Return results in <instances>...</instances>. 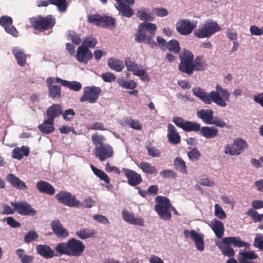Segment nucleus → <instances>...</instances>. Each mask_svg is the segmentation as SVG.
<instances>
[{
    "instance_id": "obj_39",
    "label": "nucleus",
    "mask_w": 263,
    "mask_h": 263,
    "mask_svg": "<svg viewBox=\"0 0 263 263\" xmlns=\"http://www.w3.org/2000/svg\"><path fill=\"white\" fill-rule=\"evenodd\" d=\"M247 215L250 217L254 222H260L263 220V214H259L256 211L253 209H250L246 213ZM258 228L263 230V224H261Z\"/></svg>"
},
{
    "instance_id": "obj_56",
    "label": "nucleus",
    "mask_w": 263,
    "mask_h": 263,
    "mask_svg": "<svg viewBox=\"0 0 263 263\" xmlns=\"http://www.w3.org/2000/svg\"><path fill=\"white\" fill-rule=\"evenodd\" d=\"M68 36L71 39L72 43L75 45H79L81 42L80 35L73 31H69Z\"/></svg>"
},
{
    "instance_id": "obj_35",
    "label": "nucleus",
    "mask_w": 263,
    "mask_h": 263,
    "mask_svg": "<svg viewBox=\"0 0 263 263\" xmlns=\"http://www.w3.org/2000/svg\"><path fill=\"white\" fill-rule=\"evenodd\" d=\"M38 128L41 132L45 134H49L54 132V122L48 120L47 118L42 124L39 125Z\"/></svg>"
},
{
    "instance_id": "obj_33",
    "label": "nucleus",
    "mask_w": 263,
    "mask_h": 263,
    "mask_svg": "<svg viewBox=\"0 0 263 263\" xmlns=\"http://www.w3.org/2000/svg\"><path fill=\"white\" fill-rule=\"evenodd\" d=\"M217 246L220 249L224 256H228L230 258L234 257L235 255L234 249L230 245L224 243L223 242V239H222L221 242H219Z\"/></svg>"
},
{
    "instance_id": "obj_57",
    "label": "nucleus",
    "mask_w": 263,
    "mask_h": 263,
    "mask_svg": "<svg viewBox=\"0 0 263 263\" xmlns=\"http://www.w3.org/2000/svg\"><path fill=\"white\" fill-rule=\"evenodd\" d=\"M215 215L220 219H223L226 217V214L222 208L218 204L215 205Z\"/></svg>"
},
{
    "instance_id": "obj_40",
    "label": "nucleus",
    "mask_w": 263,
    "mask_h": 263,
    "mask_svg": "<svg viewBox=\"0 0 263 263\" xmlns=\"http://www.w3.org/2000/svg\"><path fill=\"white\" fill-rule=\"evenodd\" d=\"M108 66L111 69L118 72L121 71L124 68V66L122 62L112 58H110L108 59Z\"/></svg>"
},
{
    "instance_id": "obj_16",
    "label": "nucleus",
    "mask_w": 263,
    "mask_h": 263,
    "mask_svg": "<svg viewBox=\"0 0 263 263\" xmlns=\"http://www.w3.org/2000/svg\"><path fill=\"white\" fill-rule=\"evenodd\" d=\"M60 78L49 77L46 80L48 88L49 96L52 98H60L61 96V88L59 85H52L53 83H58L57 79Z\"/></svg>"
},
{
    "instance_id": "obj_18",
    "label": "nucleus",
    "mask_w": 263,
    "mask_h": 263,
    "mask_svg": "<svg viewBox=\"0 0 263 263\" xmlns=\"http://www.w3.org/2000/svg\"><path fill=\"white\" fill-rule=\"evenodd\" d=\"M184 235L186 237H190L192 239L199 251H201L204 250V244L202 235L197 233L194 230L189 231L187 230L184 231Z\"/></svg>"
},
{
    "instance_id": "obj_23",
    "label": "nucleus",
    "mask_w": 263,
    "mask_h": 263,
    "mask_svg": "<svg viewBox=\"0 0 263 263\" xmlns=\"http://www.w3.org/2000/svg\"><path fill=\"white\" fill-rule=\"evenodd\" d=\"M167 137L169 143L173 144H178L181 141V137L179 134L172 124H168L167 125Z\"/></svg>"
},
{
    "instance_id": "obj_10",
    "label": "nucleus",
    "mask_w": 263,
    "mask_h": 263,
    "mask_svg": "<svg viewBox=\"0 0 263 263\" xmlns=\"http://www.w3.org/2000/svg\"><path fill=\"white\" fill-rule=\"evenodd\" d=\"M248 147L247 142L241 138H236L232 145L227 144L224 147V153L231 156H237L242 154Z\"/></svg>"
},
{
    "instance_id": "obj_58",
    "label": "nucleus",
    "mask_w": 263,
    "mask_h": 263,
    "mask_svg": "<svg viewBox=\"0 0 263 263\" xmlns=\"http://www.w3.org/2000/svg\"><path fill=\"white\" fill-rule=\"evenodd\" d=\"M160 175L164 178H175L177 176L176 173L171 170H163L160 173Z\"/></svg>"
},
{
    "instance_id": "obj_47",
    "label": "nucleus",
    "mask_w": 263,
    "mask_h": 263,
    "mask_svg": "<svg viewBox=\"0 0 263 263\" xmlns=\"http://www.w3.org/2000/svg\"><path fill=\"white\" fill-rule=\"evenodd\" d=\"M115 18L108 16H103L101 27L113 28L115 27Z\"/></svg>"
},
{
    "instance_id": "obj_46",
    "label": "nucleus",
    "mask_w": 263,
    "mask_h": 263,
    "mask_svg": "<svg viewBox=\"0 0 263 263\" xmlns=\"http://www.w3.org/2000/svg\"><path fill=\"white\" fill-rule=\"evenodd\" d=\"M125 64L127 69L129 71L133 72V74L135 76L138 70H140V69H139L138 65L132 61L129 58H127L125 59Z\"/></svg>"
},
{
    "instance_id": "obj_17",
    "label": "nucleus",
    "mask_w": 263,
    "mask_h": 263,
    "mask_svg": "<svg viewBox=\"0 0 263 263\" xmlns=\"http://www.w3.org/2000/svg\"><path fill=\"white\" fill-rule=\"evenodd\" d=\"M122 171L126 177L128 183L130 185L135 186L142 182L141 176L135 171L126 168H123Z\"/></svg>"
},
{
    "instance_id": "obj_42",
    "label": "nucleus",
    "mask_w": 263,
    "mask_h": 263,
    "mask_svg": "<svg viewBox=\"0 0 263 263\" xmlns=\"http://www.w3.org/2000/svg\"><path fill=\"white\" fill-rule=\"evenodd\" d=\"M90 167L94 174L97 176L100 180L104 181L107 184L110 183V179L108 176L102 170L91 165Z\"/></svg>"
},
{
    "instance_id": "obj_55",
    "label": "nucleus",
    "mask_w": 263,
    "mask_h": 263,
    "mask_svg": "<svg viewBox=\"0 0 263 263\" xmlns=\"http://www.w3.org/2000/svg\"><path fill=\"white\" fill-rule=\"evenodd\" d=\"M63 118L66 121H70L72 120L74 116L76 115V113L73 109H68L62 112Z\"/></svg>"
},
{
    "instance_id": "obj_48",
    "label": "nucleus",
    "mask_w": 263,
    "mask_h": 263,
    "mask_svg": "<svg viewBox=\"0 0 263 263\" xmlns=\"http://www.w3.org/2000/svg\"><path fill=\"white\" fill-rule=\"evenodd\" d=\"M103 16L99 14L90 15L88 17V22L97 26H101Z\"/></svg>"
},
{
    "instance_id": "obj_60",
    "label": "nucleus",
    "mask_w": 263,
    "mask_h": 263,
    "mask_svg": "<svg viewBox=\"0 0 263 263\" xmlns=\"http://www.w3.org/2000/svg\"><path fill=\"white\" fill-rule=\"evenodd\" d=\"M250 31L252 35L259 36L263 35V26L259 28L256 26L252 25L250 27Z\"/></svg>"
},
{
    "instance_id": "obj_13",
    "label": "nucleus",
    "mask_w": 263,
    "mask_h": 263,
    "mask_svg": "<svg viewBox=\"0 0 263 263\" xmlns=\"http://www.w3.org/2000/svg\"><path fill=\"white\" fill-rule=\"evenodd\" d=\"M116 8L122 16L126 17H130L135 14L134 11L130 7L133 5L135 0H115Z\"/></svg>"
},
{
    "instance_id": "obj_54",
    "label": "nucleus",
    "mask_w": 263,
    "mask_h": 263,
    "mask_svg": "<svg viewBox=\"0 0 263 263\" xmlns=\"http://www.w3.org/2000/svg\"><path fill=\"white\" fill-rule=\"evenodd\" d=\"M148 154L153 157H159L160 156L161 152L156 147L152 146L151 144L146 146Z\"/></svg>"
},
{
    "instance_id": "obj_4",
    "label": "nucleus",
    "mask_w": 263,
    "mask_h": 263,
    "mask_svg": "<svg viewBox=\"0 0 263 263\" xmlns=\"http://www.w3.org/2000/svg\"><path fill=\"white\" fill-rule=\"evenodd\" d=\"M157 27L155 24L145 22L141 23L135 35V40L139 43L145 42L152 48L157 46L154 40Z\"/></svg>"
},
{
    "instance_id": "obj_45",
    "label": "nucleus",
    "mask_w": 263,
    "mask_h": 263,
    "mask_svg": "<svg viewBox=\"0 0 263 263\" xmlns=\"http://www.w3.org/2000/svg\"><path fill=\"white\" fill-rule=\"evenodd\" d=\"M50 4L56 6L61 12H64L67 9L66 0H50Z\"/></svg>"
},
{
    "instance_id": "obj_5",
    "label": "nucleus",
    "mask_w": 263,
    "mask_h": 263,
    "mask_svg": "<svg viewBox=\"0 0 263 263\" xmlns=\"http://www.w3.org/2000/svg\"><path fill=\"white\" fill-rule=\"evenodd\" d=\"M91 139L95 145L94 154L100 161H104L114 156L113 147L109 144L104 143L105 138L101 135L93 134Z\"/></svg>"
},
{
    "instance_id": "obj_26",
    "label": "nucleus",
    "mask_w": 263,
    "mask_h": 263,
    "mask_svg": "<svg viewBox=\"0 0 263 263\" xmlns=\"http://www.w3.org/2000/svg\"><path fill=\"white\" fill-rule=\"evenodd\" d=\"M223 239V242L227 243L230 246L232 245L234 247L242 248L246 247L249 248L250 244L245 241H242L240 237H228Z\"/></svg>"
},
{
    "instance_id": "obj_43",
    "label": "nucleus",
    "mask_w": 263,
    "mask_h": 263,
    "mask_svg": "<svg viewBox=\"0 0 263 263\" xmlns=\"http://www.w3.org/2000/svg\"><path fill=\"white\" fill-rule=\"evenodd\" d=\"M25 251L22 249H18L16 251V254L21 259L22 263H32L33 256L27 255L24 254Z\"/></svg>"
},
{
    "instance_id": "obj_52",
    "label": "nucleus",
    "mask_w": 263,
    "mask_h": 263,
    "mask_svg": "<svg viewBox=\"0 0 263 263\" xmlns=\"http://www.w3.org/2000/svg\"><path fill=\"white\" fill-rule=\"evenodd\" d=\"M254 246L260 251H263V235L257 234L254 239Z\"/></svg>"
},
{
    "instance_id": "obj_64",
    "label": "nucleus",
    "mask_w": 263,
    "mask_h": 263,
    "mask_svg": "<svg viewBox=\"0 0 263 263\" xmlns=\"http://www.w3.org/2000/svg\"><path fill=\"white\" fill-rule=\"evenodd\" d=\"M136 76L141 77V80L143 81H148L149 78L146 74V70L144 69H141L140 70H138L136 73Z\"/></svg>"
},
{
    "instance_id": "obj_3",
    "label": "nucleus",
    "mask_w": 263,
    "mask_h": 263,
    "mask_svg": "<svg viewBox=\"0 0 263 263\" xmlns=\"http://www.w3.org/2000/svg\"><path fill=\"white\" fill-rule=\"evenodd\" d=\"M85 248V245L82 241L75 238H71L66 242L58 243L55 249L60 255L78 257L83 254Z\"/></svg>"
},
{
    "instance_id": "obj_50",
    "label": "nucleus",
    "mask_w": 263,
    "mask_h": 263,
    "mask_svg": "<svg viewBox=\"0 0 263 263\" xmlns=\"http://www.w3.org/2000/svg\"><path fill=\"white\" fill-rule=\"evenodd\" d=\"M97 43V40L96 38L87 36L85 37L83 43L81 46H84L88 49V48H93Z\"/></svg>"
},
{
    "instance_id": "obj_7",
    "label": "nucleus",
    "mask_w": 263,
    "mask_h": 263,
    "mask_svg": "<svg viewBox=\"0 0 263 263\" xmlns=\"http://www.w3.org/2000/svg\"><path fill=\"white\" fill-rule=\"evenodd\" d=\"M197 117L204 123L213 124L220 128H229L227 123L218 117H214V111L211 109H201L197 112Z\"/></svg>"
},
{
    "instance_id": "obj_36",
    "label": "nucleus",
    "mask_w": 263,
    "mask_h": 263,
    "mask_svg": "<svg viewBox=\"0 0 263 263\" xmlns=\"http://www.w3.org/2000/svg\"><path fill=\"white\" fill-rule=\"evenodd\" d=\"M12 53L13 54L17 63L21 67L24 66L26 63V54L24 51L18 48H15L12 49Z\"/></svg>"
},
{
    "instance_id": "obj_22",
    "label": "nucleus",
    "mask_w": 263,
    "mask_h": 263,
    "mask_svg": "<svg viewBox=\"0 0 263 263\" xmlns=\"http://www.w3.org/2000/svg\"><path fill=\"white\" fill-rule=\"evenodd\" d=\"M48 120L54 122V119L62 114V107L61 104H53L49 107L46 112Z\"/></svg>"
},
{
    "instance_id": "obj_9",
    "label": "nucleus",
    "mask_w": 263,
    "mask_h": 263,
    "mask_svg": "<svg viewBox=\"0 0 263 263\" xmlns=\"http://www.w3.org/2000/svg\"><path fill=\"white\" fill-rule=\"evenodd\" d=\"M32 27L39 31H43L52 28L55 24V19L51 15L46 17L38 16L30 20Z\"/></svg>"
},
{
    "instance_id": "obj_24",
    "label": "nucleus",
    "mask_w": 263,
    "mask_h": 263,
    "mask_svg": "<svg viewBox=\"0 0 263 263\" xmlns=\"http://www.w3.org/2000/svg\"><path fill=\"white\" fill-rule=\"evenodd\" d=\"M123 219L128 223L139 226H143L144 221L142 218L137 217L133 213L129 212L126 210H123L122 212Z\"/></svg>"
},
{
    "instance_id": "obj_30",
    "label": "nucleus",
    "mask_w": 263,
    "mask_h": 263,
    "mask_svg": "<svg viewBox=\"0 0 263 263\" xmlns=\"http://www.w3.org/2000/svg\"><path fill=\"white\" fill-rule=\"evenodd\" d=\"M211 227L217 238L222 237L224 228L223 223L221 221L216 219H213L211 222Z\"/></svg>"
},
{
    "instance_id": "obj_27",
    "label": "nucleus",
    "mask_w": 263,
    "mask_h": 263,
    "mask_svg": "<svg viewBox=\"0 0 263 263\" xmlns=\"http://www.w3.org/2000/svg\"><path fill=\"white\" fill-rule=\"evenodd\" d=\"M201 135L206 139H212L217 137L218 129L214 126H203L200 125L199 130Z\"/></svg>"
},
{
    "instance_id": "obj_15",
    "label": "nucleus",
    "mask_w": 263,
    "mask_h": 263,
    "mask_svg": "<svg viewBox=\"0 0 263 263\" xmlns=\"http://www.w3.org/2000/svg\"><path fill=\"white\" fill-rule=\"evenodd\" d=\"M173 122L177 126L181 128L183 130L187 132H198L199 130L200 124L196 122L185 121L181 117H174Z\"/></svg>"
},
{
    "instance_id": "obj_62",
    "label": "nucleus",
    "mask_w": 263,
    "mask_h": 263,
    "mask_svg": "<svg viewBox=\"0 0 263 263\" xmlns=\"http://www.w3.org/2000/svg\"><path fill=\"white\" fill-rule=\"evenodd\" d=\"M93 219L101 223L108 224L109 223L107 218L103 215L96 214L93 216Z\"/></svg>"
},
{
    "instance_id": "obj_37",
    "label": "nucleus",
    "mask_w": 263,
    "mask_h": 263,
    "mask_svg": "<svg viewBox=\"0 0 263 263\" xmlns=\"http://www.w3.org/2000/svg\"><path fill=\"white\" fill-rule=\"evenodd\" d=\"M239 256L238 260L239 263H242V262H250L248 260L255 259L258 257V255L253 251H240L239 253Z\"/></svg>"
},
{
    "instance_id": "obj_51",
    "label": "nucleus",
    "mask_w": 263,
    "mask_h": 263,
    "mask_svg": "<svg viewBox=\"0 0 263 263\" xmlns=\"http://www.w3.org/2000/svg\"><path fill=\"white\" fill-rule=\"evenodd\" d=\"M39 238V235L34 231H30L27 233L24 237V241L29 243L33 241H36Z\"/></svg>"
},
{
    "instance_id": "obj_25",
    "label": "nucleus",
    "mask_w": 263,
    "mask_h": 263,
    "mask_svg": "<svg viewBox=\"0 0 263 263\" xmlns=\"http://www.w3.org/2000/svg\"><path fill=\"white\" fill-rule=\"evenodd\" d=\"M51 229L57 236L61 238H66L68 235V232L62 226L59 220L53 221L51 223Z\"/></svg>"
},
{
    "instance_id": "obj_2",
    "label": "nucleus",
    "mask_w": 263,
    "mask_h": 263,
    "mask_svg": "<svg viewBox=\"0 0 263 263\" xmlns=\"http://www.w3.org/2000/svg\"><path fill=\"white\" fill-rule=\"evenodd\" d=\"M194 58L193 53L190 50L184 49L180 54L179 70L190 76L194 71H203L206 68L207 65L202 61L201 56L196 57L195 60Z\"/></svg>"
},
{
    "instance_id": "obj_20",
    "label": "nucleus",
    "mask_w": 263,
    "mask_h": 263,
    "mask_svg": "<svg viewBox=\"0 0 263 263\" xmlns=\"http://www.w3.org/2000/svg\"><path fill=\"white\" fill-rule=\"evenodd\" d=\"M35 250L38 254L45 259H50L58 256L53 250L47 245H36Z\"/></svg>"
},
{
    "instance_id": "obj_6",
    "label": "nucleus",
    "mask_w": 263,
    "mask_h": 263,
    "mask_svg": "<svg viewBox=\"0 0 263 263\" xmlns=\"http://www.w3.org/2000/svg\"><path fill=\"white\" fill-rule=\"evenodd\" d=\"M156 205L155 210L160 217L164 220H169L172 218L171 211H175L171 205L170 200L166 197L158 196L155 199Z\"/></svg>"
},
{
    "instance_id": "obj_61",
    "label": "nucleus",
    "mask_w": 263,
    "mask_h": 263,
    "mask_svg": "<svg viewBox=\"0 0 263 263\" xmlns=\"http://www.w3.org/2000/svg\"><path fill=\"white\" fill-rule=\"evenodd\" d=\"M101 78L105 82H111L115 81L116 79L115 74L109 72L103 73Z\"/></svg>"
},
{
    "instance_id": "obj_14",
    "label": "nucleus",
    "mask_w": 263,
    "mask_h": 263,
    "mask_svg": "<svg viewBox=\"0 0 263 263\" xmlns=\"http://www.w3.org/2000/svg\"><path fill=\"white\" fill-rule=\"evenodd\" d=\"M11 204L18 214L23 216H33L37 213L36 211L26 201L11 202Z\"/></svg>"
},
{
    "instance_id": "obj_1",
    "label": "nucleus",
    "mask_w": 263,
    "mask_h": 263,
    "mask_svg": "<svg viewBox=\"0 0 263 263\" xmlns=\"http://www.w3.org/2000/svg\"><path fill=\"white\" fill-rule=\"evenodd\" d=\"M192 90L193 95L205 104L210 105L213 102L222 107L227 106L226 101L229 100L230 96L228 90L223 88L219 84L216 86V91H212L210 93H208L205 90L200 87L193 88Z\"/></svg>"
},
{
    "instance_id": "obj_8",
    "label": "nucleus",
    "mask_w": 263,
    "mask_h": 263,
    "mask_svg": "<svg viewBox=\"0 0 263 263\" xmlns=\"http://www.w3.org/2000/svg\"><path fill=\"white\" fill-rule=\"evenodd\" d=\"M221 30L215 22L208 20L201 27L194 31V35L199 39L209 37Z\"/></svg>"
},
{
    "instance_id": "obj_32",
    "label": "nucleus",
    "mask_w": 263,
    "mask_h": 263,
    "mask_svg": "<svg viewBox=\"0 0 263 263\" xmlns=\"http://www.w3.org/2000/svg\"><path fill=\"white\" fill-rule=\"evenodd\" d=\"M76 234L81 239H86L96 237L97 231L94 229L83 228L76 231Z\"/></svg>"
},
{
    "instance_id": "obj_49",
    "label": "nucleus",
    "mask_w": 263,
    "mask_h": 263,
    "mask_svg": "<svg viewBox=\"0 0 263 263\" xmlns=\"http://www.w3.org/2000/svg\"><path fill=\"white\" fill-rule=\"evenodd\" d=\"M118 83L120 86L124 88L134 89L137 86L136 83L132 80L125 81L122 80H118Z\"/></svg>"
},
{
    "instance_id": "obj_34",
    "label": "nucleus",
    "mask_w": 263,
    "mask_h": 263,
    "mask_svg": "<svg viewBox=\"0 0 263 263\" xmlns=\"http://www.w3.org/2000/svg\"><path fill=\"white\" fill-rule=\"evenodd\" d=\"M12 154L13 158L20 160L23 156L29 155V148L25 146H22L21 148L17 147L13 149Z\"/></svg>"
},
{
    "instance_id": "obj_29",
    "label": "nucleus",
    "mask_w": 263,
    "mask_h": 263,
    "mask_svg": "<svg viewBox=\"0 0 263 263\" xmlns=\"http://www.w3.org/2000/svg\"><path fill=\"white\" fill-rule=\"evenodd\" d=\"M37 189L42 193L53 195L55 193V189L51 184L45 181H40L36 183Z\"/></svg>"
},
{
    "instance_id": "obj_38",
    "label": "nucleus",
    "mask_w": 263,
    "mask_h": 263,
    "mask_svg": "<svg viewBox=\"0 0 263 263\" xmlns=\"http://www.w3.org/2000/svg\"><path fill=\"white\" fill-rule=\"evenodd\" d=\"M139 167L144 173L146 174L154 175H156L158 174V171L156 167L151 165V163L147 162H141L140 163Z\"/></svg>"
},
{
    "instance_id": "obj_11",
    "label": "nucleus",
    "mask_w": 263,
    "mask_h": 263,
    "mask_svg": "<svg viewBox=\"0 0 263 263\" xmlns=\"http://www.w3.org/2000/svg\"><path fill=\"white\" fill-rule=\"evenodd\" d=\"M84 94L80 98V101L84 102L88 101L90 103H96L102 92V89L95 86H87L84 88Z\"/></svg>"
},
{
    "instance_id": "obj_59",
    "label": "nucleus",
    "mask_w": 263,
    "mask_h": 263,
    "mask_svg": "<svg viewBox=\"0 0 263 263\" xmlns=\"http://www.w3.org/2000/svg\"><path fill=\"white\" fill-rule=\"evenodd\" d=\"M189 158L192 160H198L199 159L201 154L199 151L195 148L187 154Z\"/></svg>"
},
{
    "instance_id": "obj_63",
    "label": "nucleus",
    "mask_w": 263,
    "mask_h": 263,
    "mask_svg": "<svg viewBox=\"0 0 263 263\" xmlns=\"http://www.w3.org/2000/svg\"><path fill=\"white\" fill-rule=\"evenodd\" d=\"M137 16L140 20H152L151 14L143 11L139 10L137 13Z\"/></svg>"
},
{
    "instance_id": "obj_44",
    "label": "nucleus",
    "mask_w": 263,
    "mask_h": 263,
    "mask_svg": "<svg viewBox=\"0 0 263 263\" xmlns=\"http://www.w3.org/2000/svg\"><path fill=\"white\" fill-rule=\"evenodd\" d=\"M166 48L171 52L177 54L180 50V44L176 40H172L167 42L166 44Z\"/></svg>"
},
{
    "instance_id": "obj_31",
    "label": "nucleus",
    "mask_w": 263,
    "mask_h": 263,
    "mask_svg": "<svg viewBox=\"0 0 263 263\" xmlns=\"http://www.w3.org/2000/svg\"><path fill=\"white\" fill-rule=\"evenodd\" d=\"M57 83H60L63 86L75 91H79L82 88L81 84L78 81H68L62 79H57Z\"/></svg>"
},
{
    "instance_id": "obj_28",
    "label": "nucleus",
    "mask_w": 263,
    "mask_h": 263,
    "mask_svg": "<svg viewBox=\"0 0 263 263\" xmlns=\"http://www.w3.org/2000/svg\"><path fill=\"white\" fill-rule=\"evenodd\" d=\"M7 180L12 186L16 189L22 190L27 189V186L25 183L13 174H9L7 177Z\"/></svg>"
},
{
    "instance_id": "obj_12",
    "label": "nucleus",
    "mask_w": 263,
    "mask_h": 263,
    "mask_svg": "<svg viewBox=\"0 0 263 263\" xmlns=\"http://www.w3.org/2000/svg\"><path fill=\"white\" fill-rule=\"evenodd\" d=\"M55 198L60 203L69 207H79L81 205L76 196L68 192L61 191L55 195Z\"/></svg>"
},
{
    "instance_id": "obj_21",
    "label": "nucleus",
    "mask_w": 263,
    "mask_h": 263,
    "mask_svg": "<svg viewBox=\"0 0 263 263\" xmlns=\"http://www.w3.org/2000/svg\"><path fill=\"white\" fill-rule=\"evenodd\" d=\"M92 58V53L89 49L84 46L79 47L76 54V59L79 62L87 63Z\"/></svg>"
},
{
    "instance_id": "obj_53",
    "label": "nucleus",
    "mask_w": 263,
    "mask_h": 263,
    "mask_svg": "<svg viewBox=\"0 0 263 263\" xmlns=\"http://www.w3.org/2000/svg\"><path fill=\"white\" fill-rule=\"evenodd\" d=\"M13 20L8 16L3 15L0 17V25L5 29L12 25Z\"/></svg>"
},
{
    "instance_id": "obj_19",
    "label": "nucleus",
    "mask_w": 263,
    "mask_h": 263,
    "mask_svg": "<svg viewBox=\"0 0 263 263\" xmlns=\"http://www.w3.org/2000/svg\"><path fill=\"white\" fill-rule=\"evenodd\" d=\"M196 24L191 23L188 20H182L177 24L176 29L182 35L190 34L196 27Z\"/></svg>"
},
{
    "instance_id": "obj_41",
    "label": "nucleus",
    "mask_w": 263,
    "mask_h": 263,
    "mask_svg": "<svg viewBox=\"0 0 263 263\" xmlns=\"http://www.w3.org/2000/svg\"><path fill=\"white\" fill-rule=\"evenodd\" d=\"M174 165L177 171L182 174H187V171L185 163L181 158L177 157L174 160Z\"/></svg>"
}]
</instances>
